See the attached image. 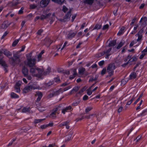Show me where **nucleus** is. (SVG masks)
<instances>
[{"label": "nucleus", "mask_w": 147, "mask_h": 147, "mask_svg": "<svg viewBox=\"0 0 147 147\" xmlns=\"http://www.w3.org/2000/svg\"><path fill=\"white\" fill-rule=\"evenodd\" d=\"M85 69L83 67H81L79 69V72L80 74H82L85 71Z\"/></svg>", "instance_id": "34"}, {"label": "nucleus", "mask_w": 147, "mask_h": 147, "mask_svg": "<svg viewBox=\"0 0 147 147\" xmlns=\"http://www.w3.org/2000/svg\"><path fill=\"white\" fill-rule=\"evenodd\" d=\"M65 0H52V1L55 3H57L59 4H61L63 3Z\"/></svg>", "instance_id": "28"}, {"label": "nucleus", "mask_w": 147, "mask_h": 147, "mask_svg": "<svg viewBox=\"0 0 147 147\" xmlns=\"http://www.w3.org/2000/svg\"><path fill=\"white\" fill-rule=\"evenodd\" d=\"M38 109L39 111L41 112H42L45 110V108L42 106L38 107Z\"/></svg>", "instance_id": "39"}, {"label": "nucleus", "mask_w": 147, "mask_h": 147, "mask_svg": "<svg viewBox=\"0 0 147 147\" xmlns=\"http://www.w3.org/2000/svg\"><path fill=\"white\" fill-rule=\"evenodd\" d=\"M88 96L87 95H85L83 97V99L84 100H86L88 99Z\"/></svg>", "instance_id": "62"}, {"label": "nucleus", "mask_w": 147, "mask_h": 147, "mask_svg": "<svg viewBox=\"0 0 147 147\" xmlns=\"http://www.w3.org/2000/svg\"><path fill=\"white\" fill-rule=\"evenodd\" d=\"M101 25L100 24H97L95 25V26L94 27L93 30L96 29L98 30L101 28Z\"/></svg>", "instance_id": "31"}, {"label": "nucleus", "mask_w": 147, "mask_h": 147, "mask_svg": "<svg viewBox=\"0 0 147 147\" xmlns=\"http://www.w3.org/2000/svg\"><path fill=\"white\" fill-rule=\"evenodd\" d=\"M147 19L146 17H144L141 18L140 21V22H142V24L143 25V26L144 27L146 26L147 25Z\"/></svg>", "instance_id": "10"}, {"label": "nucleus", "mask_w": 147, "mask_h": 147, "mask_svg": "<svg viewBox=\"0 0 147 147\" xmlns=\"http://www.w3.org/2000/svg\"><path fill=\"white\" fill-rule=\"evenodd\" d=\"M22 71L24 76H26L28 74V70L25 67H23L22 70Z\"/></svg>", "instance_id": "13"}, {"label": "nucleus", "mask_w": 147, "mask_h": 147, "mask_svg": "<svg viewBox=\"0 0 147 147\" xmlns=\"http://www.w3.org/2000/svg\"><path fill=\"white\" fill-rule=\"evenodd\" d=\"M36 68L35 66L30 67V73L33 76H37L38 75L36 72Z\"/></svg>", "instance_id": "4"}, {"label": "nucleus", "mask_w": 147, "mask_h": 147, "mask_svg": "<svg viewBox=\"0 0 147 147\" xmlns=\"http://www.w3.org/2000/svg\"><path fill=\"white\" fill-rule=\"evenodd\" d=\"M134 99V98L133 97L132 99H131L130 100V101H129L127 102V105H129L131 103V102H132L133 101V100Z\"/></svg>", "instance_id": "49"}, {"label": "nucleus", "mask_w": 147, "mask_h": 147, "mask_svg": "<svg viewBox=\"0 0 147 147\" xmlns=\"http://www.w3.org/2000/svg\"><path fill=\"white\" fill-rule=\"evenodd\" d=\"M73 75L72 76H70V78L71 79H73L75 75L76 74V69H74L73 70Z\"/></svg>", "instance_id": "37"}, {"label": "nucleus", "mask_w": 147, "mask_h": 147, "mask_svg": "<svg viewBox=\"0 0 147 147\" xmlns=\"http://www.w3.org/2000/svg\"><path fill=\"white\" fill-rule=\"evenodd\" d=\"M15 88L16 90V92H19L20 91V90L19 87L15 86Z\"/></svg>", "instance_id": "46"}, {"label": "nucleus", "mask_w": 147, "mask_h": 147, "mask_svg": "<svg viewBox=\"0 0 147 147\" xmlns=\"http://www.w3.org/2000/svg\"><path fill=\"white\" fill-rule=\"evenodd\" d=\"M3 53L5 55L8 57H9L11 56V54L7 50L4 51L3 52Z\"/></svg>", "instance_id": "22"}, {"label": "nucleus", "mask_w": 147, "mask_h": 147, "mask_svg": "<svg viewBox=\"0 0 147 147\" xmlns=\"http://www.w3.org/2000/svg\"><path fill=\"white\" fill-rule=\"evenodd\" d=\"M94 0H85V1L89 4H92Z\"/></svg>", "instance_id": "41"}, {"label": "nucleus", "mask_w": 147, "mask_h": 147, "mask_svg": "<svg viewBox=\"0 0 147 147\" xmlns=\"http://www.w3.org/2000/svg\"><path fill=\"white\" fill-rule=\"evenodd\" d=\"M27 61L26 62V65L29 67L35 66L36 62V59L34 58L31 57V54L29 53L27 55Z\"/></svg>", "instance_id": "1"}, {"label": "nucleus", "mask_w": 147, "mask_h": 147, "mask_svg": "<svg viewBox=\"0 0 147 147\" xmlns=\"http://www.w3.org/2000/svg\"><path fill=\"white\" fill-rule=\"evenodd\" d=\"M50 71V68H48L46 70L45 72V74H48L49 73Z\"/></svg>", "instance_id": "52"}, {"label": "nucleus", "mask_w": 147, "mask_h": 147, "mask_svg": "<svg viewBox=\"0 0 147 147\" xmlns=\"http://www.w3.org/2000/svg\"><path fill=\"white\" fill-rule=\"evenodd\" d=\"M128 62L130 64H132L134 62L137 60V58L136 57L134 56L130 59H129Z\"/></svg>", "instance_id": "15"}, {"label": "nucleus", "mask_w": 147, "mask_h": 147, "mask_svg": "<svg viewBox=\"0 0 147 147\" xmlns=\"http://www.w3.org/2000/svg\"><path fill=\"white\" fill-rule=\"evenodd\" d=\"M123 110V107L122 106H120L119 107L118 109V113H119L120 112H121Z\"/></svg>", "instance_id": "51"}, {"label": "nucleus", "mask_w": 147, "mask_h": 147, "mask_svg": "<svg viewBox=\"0 0 147 147\" xmlns=\"http://www.w3.org/2000/svg\"><path fill=\"white\" fill-rule=\"evenodd\" d=\"M71 88V86H68L67 87L65 88L64 89V90H63L64 91H67V90H68L69 89H70V88Z\"/></svg>", "instance_id": "61"}, {"label": "nucleus", "mask_w": 147, "mask_h": 147, "mask_svg": "<svg viewBox=\"0 0 147 147\" xmlns=\"http://www.w3.org/2000/svg\"><path fill=\"white\" fill-rule=\"evenodd\" d=\"M51 14L48 13L44 15H42L41 16L40 18L41 20H43L45 19L49 18L51 16Z\"/></svg>", "instance_id": "18"}, {"label": "nucleus", "mask_w": 147, "mask_h": 147, "mask_svg": "<svg viewBox=\"0 0 147 147\" xmlns=\"http://www.w3.org/2000/svg\"><path fill=\"white\" fill-rule=\"evenodd\" d=\"M87 88V87L86 86H85L84 87H83L82 89H81L79 91V93H82Z\"/></svg>", "instance_id": "42"}, {"label": "nucleus", "mask_w": 147, "mask_h": 147, "mask_svg": "<svg viewBox=\"0 0 147 147\" xmlns=\"http://www.w3.org/2000/svg\"><path fill=\"white\" fill-rule=\"evenodd\" d=\"M43 30L42 29H40L39 30H38L37 32V33L38 35H40L41 33L42 32H43Z\"/></svg>", "instance_id": "60"}, {"label": "nucleus", "mask_w": 147, "mask_h": 147, "mask_svg": "<svg viewBox=\"0 0 147 147\" xmlns=\"http://www.w3.org/2000/svg\"><path fill=\"white\" fill-rule=\"evenodd\" d=\"M45 40L46 42V44L47 45H49L53 42L49 38H46Z\"/></svg>", "instance_id": "20"}, {"label": "nucleus", "mask_w": 147, "mask_h": 147, "mask_svg": "<svg viewBox=\"0 0 147 147\" xmlns=\"http://www.w3.org/2000/svg\"><path fill=\"white\" fill-rule=\"evenodd\" d=\"M72 107L70 106H69L61 110V112L63 114H65L66 112L69 111L71 110Z\"/></svg>", "instance_id": "8"}, {"label": "nucleus", "mask_w": 147, "mask_h": 147, "mask_svg": "<svg viewBox=\"0 0 147 147\" xmlns=\"http://www.w3.org/2000/svg\"><path fill=\"white\" fill-rule=\"evenodd\" d=\"M116 43V41L115 40L111 41L109 44V47L113 46L115 45Z\"/></svg>", "instance_id": "27"}, {"label": "nucleus", "mask_w": 147, "mask_h": 147, "mask_svg": "<svg viewBox=\"0 0 147 147\" xmlns=\"http://www.w3.org/2000/svg\"><path fill=\"white\" fill-rule=\"evenodd\" d=\"M10 24L7 21L4 22L2 24L1 27L3 29H5Z\"/></svg>", "instance_id": "16"}, {"label": "nucleus", "mask_w": 147, "mask_h": 147, "mask_svg": "<svg viewBox=\"0 0 147 147\" xmlns=\"http://www.w3.org/2000/svg\"><path fill=\"white\" fill-rule=\"evenodd\" d=\"M31 90V87L30 86H26L24 88L23 90V92L24 93H26Z\"/></svg>", "instance_id": "17"}, {"label": "nucleus", "mask_w": 147, "mask_h": 147, "mask_svg": "<svg viewBox=\"0 0 147 147\" xmlns=\"http://www.w3.org/2000/svg\"><path fill=\"white\" fill-rule=\"evenodd\" d=\"M76 34V32H73L72 31H71L68 34L67 36V37L68 38H72L74 37Z\"/></svg>", "instance_id": "14"}, {"label": "nucleus", "mask_w": 147, "mask_h": 147, "mask_svg": "<svg viewBox=\"0 0 147 147\" xmlns=\"http://www.w3.org/2000/svg\"><path fill=\"white\" fill-rule=\"evenodd\" d=\"M25 49L24 47H22L21 49L19 51L13 53V60L14 62L18 63L20 61V57L21 56V54L20 53L23 51Z\"/></svg>", "instance_id": "2"}, {"label": "nucleus", "mask_w": 147, "mask_h": 147, "mask_svg": "<svg viewBox=\"0 0 147 147\" xmlns=\"http://www.w3.org/2000/svg\"><path fill=\"white\" fill-rule=\"evenodd\" d=\"M111 48H109L105 52H103L99 54L98 56H97L98 57H100L104 54L105 55V58L108 59L109 57V56L111 54V53H110V51L111 50Z\"/></svg>", "instance_id": "5"}, {"label": "nucleus", "mask_w": 147, "mask_h": 147, "mask_svg": "<svg viewBox=\"0 0 147 147\" xmlns=\"http://www.w3.org/2000/svg\"><path fill=\"white\" fill-rule=\"evenodd\" d=\"M11 96L12 98H17L19 97V96L14 92H12L11 93Z\"/></svg>", "instance_id": "30"}, {"label": "nucleus", "mask_w": 147, "mask_h": 147, "mask_svg": "<svg viewBox=\"0 0 147 147\" xmlns=\"http://www.w3.org/2000/svg\"><path fill=\"white\" fill-rule=\"evenodd\" d=\"M92 108L91 107H87L85 109V112L86 113L90 111L92 109Z\"/></svg>", "instance_id": "45"}, {"label": "nucleus", "mask_w": 147, "mask_h": 147, "mask_svg": "<svg viewBox=\"0 0 147 147\" xmlns=\"http://www.w3.org/2000/svg\"><path fill=\"white\" fill-rule=\"evenodd\" d=\"M38 5L34 4H30V9H34L37 7Z\"/></svg>", "instance_id": "35"}, {"label": "nucleus", "mask_w": 147, "mask_h": 147, "mask_svg": "<svg viewBox=\"0 0 147 147\" xmlns=\"http://www.w3.org/2000/svg\"><path fill=\"white\" fill-rule=\"evenodd\" d=\"M109 26L108 24H106L104 25L102 27V29L103 30H108Z\"/></svg>", "instance_id": "38"}, {"label": "nucleus", "mask_w": 147, "mask_h": 147, "mask_svg": "<svg viewBox=\"0 0 147 147\" xmlns=\"http://www.w3.org/2000/svg\"><path fill=\"white\" fill-rule=\"evenodd\" d=\"M57 92L51 91L50 92V94L48 95V97L49 98H51L54 95H56L57 94Z\"/></svg>", "instance_id": "23"}, {"label": "nucleus", "mask_w": 147, "mask_h": 147, "mask_svg": "<svg viewBox=\"0 0 147 147\" xmlns=\"http://www.w3.org/2000/svg\"><path fill=\"white\" fill-rule=\"evenodd\" d=\"M30 109L29 107H25L22 109V112L26 113L30 111Z\"/></svg>", "instance_id": "26"}, {"label": "nucleus", "mask_w": 147, "mask_h": 147, "mask_svg": "<svg viewBox=\"0 0 147 147\" xmlns=\"http://www.w3.org/2000/svg\"><path fill=\"white\" fill-rule=\"evenodd\" d=\"M24 9V8L22 7L20 9L19 11L18 12V14H22L23 12V10Z\"/></svg>", "instance_id": "48"}, {"label": "nucleus", "mask_w": 147, "mask_h": 147, "mask_svg": "<svg viewBox=\"0 0 147 147\" xmlns=\"http://www.w3.org/2000/svg\"><path fill=\"white\" fill-rule=\"evenodd\" d=\"M42 56L40 54H39L37 56L38 61H39L41 59Z\"/></svg>", "instance_id": "53"}, {"label": "nucleus", "mask_w": 147, "mask_h": 147, "mask_svg": "<svg viewBox=\"0 0 147 147\" xmlns=\"http://www.w3.org/2000/svg\"><path fill=\"white\" fill-rule=\"evenodd\" d=\"M19 40H16L14 41L12 43V45L14 47L16 45L18 42Z\"/></svg>", "instance_id": "43"}, {"label": "nucleus", "mask_w": 147, "mask_h": 147, "mask_svg": "<svg viewBox=\"0 0 147 147\" xmlns=\"http://www.w3.org/2000/svg\"><path fill=\"white\" fill-rule=\"evenodd\" d=\"M105 61H102L98 63V64L100 66H102L104 63Z\"/></svg>", "instance_id": "58"}, {"label": "nucleus", "mask_w": 147, "mask_h": 147, "mask_svg": "<svg viewBox=\"0 0 147 147\" xmlns=\"http://www.w3.org/2000/svg\"><path fill=\"white\" fill-rule=\"evenodd\" d=\"M115 68V64L113 63H111L108 66L107 71L109 73L110 76H111L114 72V70Z\"/></svg>", "instance_id": "3"}, {"label": "nucleus", "mask_w": 147, "mask_h": 147, "mask_svg": "<svg viewBox=\"0 0 147 147\" xmlns=\"http://www.w3.org/2000/svg\"><path fill=\"white\" fill-rule=\"evenodd\" d=\"M71 16V10H69L67 13V14L64 17V21H65L69 20Z\"/></svg>", "instance_id": "11"}, {"label": "nucleus", "mask_w": 147, "mask_h": 147, "mask_svg": "<svg viewBox=\"0 0 147 147\" xmlns=\"http://www.w3.org/2000/svg\"><path fill=\"white\" fill-rule=\"evenodd\" d=\"M62 10L64 12H66L67 11V9L65 6L64 5L63 7Z\"/></svg>", "instance_id": "54"}, {"label": "nucleus", "mask_w": 147, "mask_h": 147, "mask_svg": "<svg viewBox=\"0 0 147 147\" xmlns=\"http://www.w3.org/2000/svg\"><path fill=\"white\" fill-rule=\"evenodd\" d=\"M146 54L144 53H143L142 54L140 55V59H142L144 56Z\"/></svg>", "instance_id": "63"}, {"label": "nucleus", "mask_w": 147, "mask_h": 147, "mask_svg": "<svg viewBox=\"0 0 147 147\" xmlns=\"http://www.w3.org/2000/svg\"><path fill=\"white\" fill-rule=\"evenodd\" d=\"M53 84V83L52 82H49L48 83H46L45 84V85L46 87H48Z\"/></svg>", "instance_id": "50"}, {"label": "nucleus", "mask_w": 147, "mask_h": 147, "mask_svg": "<svg viewBox=\"0 0 147 147\" xmlns=\"http://www.w3.org/2000/svg\"><path fill=\"white\" fill-rule=\"evenodd\" d=\"M124 42H120V43L118 45V46L117 47V49H119L121 47L123 46V45L124 44Z\"/></svg>", "instance_id": "44"}, {"label": "nucleus", "mask_w": 147, "mask_h": 147, "mask_svg": "<svg viewBox=\"0 0 147 147\" xmlns=\"http://www.w3.org/2000/svg\"><path fill=\"white\" fill-rule=\"evenodd\" d=\"M80 87L78 86L74 87L72 90V92H76L79 89Z\"/></svg>", "instance_id": "40"}, {"label": "nucleus", "mask_w": 147, "mask_h": 147, "mask_svg": "<svg viewBox=\"0 0 147 147\" xmlns=\"http://www.w3.org/2000/svg\"><path fill=\"white\" fill-rule=\"evenodd\" d=\"M44 120V119H35L34 122L36 124L41 122Z\"/></svg>", "instance_id": "33"}, {"label": "nucleus", "mask_w": 147, "mask_h": 147, "mask_svg": "<svg viewBox=\"0 0 147 147\" xmlns=\"http://www.w3.org/2000/svg\"><path fill=\"white\" fill-rule=\"evenodd\" d=\"M36 72L37 73L38 76H40L42 73L43 71V69H40L38 68L37 67L36 68Z\"/></svg>", "instance_id": "19"}, {"label": "nucleus", "mask_w": 147, "mask_h": 147, "mask_svg": "<svg viewBox=\"0 0 147 147\" xmlns=\"http://www.w3.org/2000/svg\"><path fill=\"white\" fill-rule=\"evenodd\" d=\"M47 127V124L44 125L40 126V128L42 129H45Z\"/></svg>", "instance_id": "57"}, {"label": "nucleus", "mask_w": 147, "mask_h": 147, "mask_svg": "<svg viewBox=\"0 0 147 147\" xmlns=\"http://www.w3.org/2000/svg\"><path fill=\"white\" fill-rule=\"evenodd\" d=\"M50 0H42L40 3V5L42 7L46 6L49 3Z\"/></svg>", "instance_id": "7"}, {"label": "nucleus", "mask_w": 147, "mask_h": 147, "mask_svg": "<svg viewBox=\"0 0 147 147\" xmlns=\"http://www.w3.org/2000/svg\"><path fill=\"white\" fill-rule=\"evenodd\" d=\"M125 29L124 27H122L118 32L117 35L119 36L121 35L123 33Z\"/></svg>", "instance_id": "24"}, {"label": "nucleus", "mask_w": 147, "mask_h": 147, "mask_svg": "<svg viewBox=\"0 0 147 147\" xmlns=\"http://www.w3.org/2000/svg\"><path fill=\"white\" fill-rule=\"evenodd\" d=\"M31 87V90L35 89H39L40 88L39 86L35 85V84H33L32 85L30 86Z\"/></svg>", "instance_id": "29"}, {"label": "nucleus", "mask_w": 147, "mask_h": 147, "mask_svg": "<svg viewBox=\"0 0 147 147\" xmlns=\"http://www.w3.org/2000/svg\"><path fill=\"white\" fill-rule=\"evenodd\" d=\"M72 136V135L71 134H69L67 136L65 137V140L66 141H69L71 139V138Z\"/></svg>", "instance_id": "36"}, {"label": "nucleus", "mask_w": 147, "mask_h": 147, "mask_svg": "<svg viewBox=\"0 0 147 147\" xmlns=\"http://www.w3.org/2000/svg\"><path fill=\"white\" fill-rule=\"evenodd\" d=\"M137 35L138 36V38L137 40L138 41L141 39L142 37V36L141 35H140L139 34H138Z\"/></svg>", "instance_id": "56"}, {"label": "nucleus", "mask_w": 147, "mask_h": 147, "mask_svg": "<svg viewBox=\"0 0 147 147\" xmlns=\"http://www.w3.org/2000/svg\"><path fill=\"white\" fill-rule=\"evenodd\" d=\"M8 32H7V31H6L5 33H4V34H3V36H2V37H1V38L2 39V38H4L5 36L8 33Z\"/></svg>", "instance_id": "55"}, {"label": "nucleus", "mask_w": 147, "mask_h": 147, "mask_svg": "<svg viewBox=\"0 0 147 147\" xmlns=\"http://www.w3.org/2000/svg\"><path fill=\"white\" fill-rule=\"evenodd\" d=\"M35 96L37 97V101H39L41 98L42 96V95L41 92L37 91L36 93Z\"/></svg>", "instance_id": "9"}, {"label": "nucleus", "mask_w": 147, "mask_h": 147, "mask_svg": "<svg viewBox=\"0 0 147 147\" xmlns=\"http://www.w3.org/2000/svg\"><path fill=\"white\" fill-rule=\"evenodd\" d=\"M0 65L4 67L6 66V64L5 62L2 60L0 61Z\"/></svg>", "instance_id": "47"}, {"label": "nucleus", "mask_w": 147, "mask_h": 147, "mask_svg": "<svg viewBox=\"0 0 147 147\" xmlns=\"http://www.w3.org/2000/svg\"><path fill=\"white\" fill-rule=\"evenodd\" d=\"M136 77V74L135 72H133L129 76V79H134Z\"/></svg>", "instance_id": "21"}, {"label": "nucleus", "mask_w": 147, "mask_h": 147, "mask_svg": "<svg viewBox=\"0 0 147 147\" xmlns=\"http://www.w3.org/2000/svg\"><path fill=\"white\" fill-rule=\"evenodd\" d=\"M96 116V115L95 114H92L88 116H86V117L87 119H92Z\"/></svg>", "instance_id": "32"}, {"label": "nucleus", "mask_w": 147, "mask_h": 147, "mask_svg": "<svg viewBox=\"0 0 147 147\" xmlns=\"http://www.w3.org/2000/svg\"><path fill=\"white\" fill-rule=\"evenodd\" d=\"M141 136H138L136 139L135 140H136V142H137L139 141V140L141 139Z\"/></svg>", "instance_id": "59"}, {"label": "nucleus", "mask_w": 147, "mask_h": 147, "mask_svg": "<svg viewBox=\"0 0 147 147\" xmlns=\"http://www.w3.org/2000/svg\"><path fill=\"white\" fill-rule=\"evenodd\" d=\"M58 109V108H56L54 109L53 110L52 113L50 114V117L52 118H55L56 117V114H59V113L57 112Z\"/></svg>", "instance_id": "6"}, {"label": "nucleus", "mask_w": 147, "mask_h": 147, "mask_svg": "<svg viewBox=\"0 0 147 147\" xmlns=\"http://www.w3.org/2000/svg\"><path fill=\"white\" fill-rule=\"evenodd\" d=\"M92 88V86H90L88 89L87 90V94L90 96L91 95L92 93V91L91 90Z\"/></svg>", "instance_id": "25"}, {"label": "nucleus", "mask_w": 147, "mask_h": 147, "mask_svg": "<svg viewBox=\"0 0 147 147\" xmlns=\"http://www.w3.org/2000/svg\"><path fill=\"white\" fill-rule=\"evenodd\" d=\"M69 123V121H65L60 124L59 125V126L61 127L64 126H65L66 129H68L69 128V126L68 125V124Z\"/></svg>", "instance_id": "12"}, {"label": "nucleus", "mask_w": 147, "mask_h": 147, "mask_svg": "<svg viewBox=\"0 0 147 147\" xmlns=\"http://www.w3.org/2000/svg\"><path fill=\"white\" fill-rule=\"evenodd\" d=\"M21 84V82L19 81L16 83L15 86L19 87Z\"/></svg>", "instance_id": "64"}]
</instances>
